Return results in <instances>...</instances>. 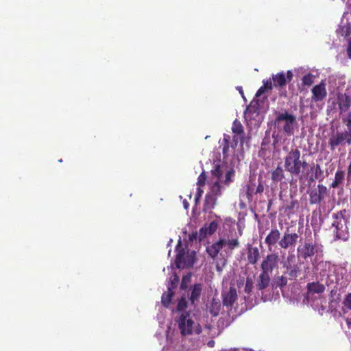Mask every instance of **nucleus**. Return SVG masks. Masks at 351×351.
Here are the masks:
<instances>
[{"label":"nucleus","mask_w":351,"mask_h":351,"mask_svg":"<svg viewBox=\"0 0 351 351\" xmlns=\"http://www.w3.org/2000/svg\"><path fill=\"white\" fill-rule=\"evenodd\" d=\"M283 150L287 152L284 157L285 170L292 176H301L308 163L304 157L301 156L300 150L298 147H292L288 151L287 147H284Z\"/></svg>","instance_id":"nucleus-1"},{"label":"nucleus","mask_w":351,"mask_h":351,"mask_svg":"<svg viewBox=\"0 0 351 351\" xmlns=\"http://www.w3.org/2000/svg\"><path fill=\"white\" fill-rule=\"evenodd\" d=\"M178 328L182 336L191 335L193 332L200 334L202 328L200 325L195 323L191 317L189 313H182L178 320Z\"/></svg>","instance_id":"nucleus-2"},{"label":"nucleus","mask_w":351,"mask_h":351,"mask_svg":"<svg viewBox=\"0 0 351 351\" xmlns=\"http://www.w3.org/2000/svg\"><path fill=\"white\" fill-rule=\"evenodd\" d=\"M347 213L348 211L343 209L332 215L334 221L332 226L335 228L333 232L337 239H343L347 232V223L349 219Z\"/></svg>","instance_id":"nucleus-3"},{"label":"nucleus","mask_w":351,"mask_h":351,"mask_svg":"<svg viewBox=\"0 0 351 351\" xmlns=\"http://www.w3.org/2000/svg\"><path fill=\"white\" fill-rule=\"evenodd\" d=\"M274 123L278 128H280L287 135L291 136L294 133L296 117L287 111H285L277 115Z\"/></svg>","instance_id":"nucleus-4"},{"label":"nucleus","mask_w":351,"mask_h":351,"mask_svg":"<svg viewBox=\"0 0 351 351\" xmlns=\"http://www.w3.org/2000/svg\"><path fill=\"white\" fill-rule=\"evenodd\" d=\"M343 143L351 144V131H337L336 133H332L328 140V146L331 151H334L339 145Z\"/></svg>","instance_id":"nucleus-5"},{"label":"nucleus","mask_w":351,"mask_h":351,"mask_svg":"<svg viewBox=\"0 0 351 351\" xmlns=\"http://www.w3.org/2000/svg\"><path fill=\"white\" fill-rule=\"evenodd\" d=\"M310 204H320L326 196L328 195V191L326 186L319 184L317 187L308 191Z\"/></svg>","instance_id":"nucleus-6"},{"label":"nucleus","mask_w":351,"mask_h":351,"mask_svg":"<svg viewBox=\"0 0 351 351\" xmlns=\"http://www.w3.org/2000/svg\"><path fill=\"white\" fill-rule=\"evenodd\" d=\"M322 245L316 243L304 242L302 246L298 248V254L304 259L313 256L315 254L322 252Z\"/></svg>","instance_id":"nucleus-7"},{"label":"nucleus","mask_w":351,"mask_h":351,"mask_svg":"<svg viewBox=\"0 0 351 351\" xmlns=\"http://www.w3.org/2000/svg\"><path fill=\"white\" fill-rule=\"evenodd\" d=\"M279 258L274 253L268 254L262 261L261 268L263 272L270 274L278 267Z\"/></svg>","instance_id":"nucleus-8"},{"label":"nucleus","mask_w":351,"mask_h":351,"mask_svg":"<svg viewBox=\"0 0 351 351\" xmlns=\"http://www.w3.org/2000/svg\"><path fill=\"white\" fill-rule=\"evenodd\" d=\"M299 235L297 233L285 232L281 239L278 241L280 247L282 249H287L294 247L298 241Z\"/></svg>","instance_id":"nucleus-9"},{"label":"nucleus","mask_w":351,"mask_h":351,"mask_svg":"<svg viewBox=\"0 0 351 351\" xmlns=\"http://www.w3.org/2000/svg\"><path fill=\"white\" fill-rule=\"evenodd\" d=\"M312 91V100L317 102L322 101L327 95L326 84L322 81L319 84L313 86Z\"/></svg>","instance_id":"nucleus-10"},{"label":"nucleus","mask_w":351,"mask_h":351,"mask_svg":"<svg viewBox=\"0 0 351 351\" xmlns=\"http://www.w3.org/2000/svg\"><path fill=\"white\" fill-rule=\"evenodd\" d=\"M175 263L178 269H184L191 267L193 262L190 260L189 256H185L184 250L181 249L178 251Z\"/></svg>","instance_id":"nucleus-11"},{"label":"nucleus","mask_w":351,"mask_h":351,"mask_svg":"<svg viewBox=\"0 0 351 351\" xmlns=\"http://www.w3.org/2000/svg\"><path fill=\"white\" fill-rule=\"evenodd\" d=\"M337 99L340 114L347 112L351 106V97L346 93H339Z\"/></svg>","instance_id":"nucleus-12"},{"label":"nucleus","mask_w":351,"mask_h":351,"mask_svg":"<svg viewBox=\"0 0 351 351\" xmlns=\"http://www.w3.org/2000/svg\"><path fill=\"white\" fill-rule=\"evenodd\" d=\"M225 243V239H220L218 241L213 243L212 245L206 247V252L213 258H215L219 254V251L223 248Z\"/></svg>","instance_id":"nucleus-13"},{"label":"nucleus","mask_w":351,"mask_h":351,"mask_svg":"<svg viewBox=\"0 0 351 351\" xmlns=\"http://www.w3.org/2000/svg\"><path fill=\"white\" fill-rule=\"evenodd\" d=\"M218 227V222L217 221H213L209 223L208 226H204L201 228L199 230V239H202L205 238L207 235L213 234L217 231Z\"/></svg>","instance_id":"nucleus-14"},{"label":"nucleus","mask_w":351,"mask_h":351,"mask_svg":"<svg viewBox=\"0 0 351 351\" xmlns=\"http://www.w3.org/2000/svg\"><path fill=\"white\" fill-rule=\"evenodd\" d=\"M280 231L276 228L271 229L265 240V243L268 245L269 250H271L272 246L276 245L278 241H280Z\"/></svg>","instance_id":"nucleus-15"},{"label":"nucleus","mask_w":351,"mask_h":351,"mask_svg":"<svg viewBox=\"0 0 351 351\" xmlns=\"http://www.w3.org/2000/svg\"><path fill=\"white\" fill-rule=\"evenodd\" d=\"M237 299V290L230 287V290L223 295V304L226 306H232Z\"/></svg>","instance_id":"nucleus-16"},{"label":"nucleus","mask_w":351,"mask_h":351,"mask_svg":"<svg viewBox=\"0 0 351 351\" xmlns=\"http://www.w3.org/2000/svg\"><path fill=\"white\" fill-rule=\"evenodd\" d=\"M190 294H189V300L191 304H194L197 301L201 295L202 291V285L200 283H196L190 289Z\"/></svg>","instance_id":"nucleus-17"},{"label":"nucleus","mask_w":351,"mask_h":351,"mask_svg":"<svg viewBox=\"0 0 351 351\" xmlns=\"http://www.w3.org/2000/svg\"><path fill=\"white\" fill-rule=\"evenodd\" d=\"M247 261L252 265L256 264L259 258L260 252L257 247H252L251 245H247Z\"/></svg>","instance_id":"nucleus-18"},{"label":"nucleus","mask_w":351,"mask_h":351,"mask_svg":"<svg viewBox=\"0 0 351 351\" xmlns=\"http://www.w3.org/2000/svg\"><path fill=\"white\" fill-rule=\"evenodd\" d=\"M270 281V274L261 271L257 280L256 288L258 290H263L269 287Z\"/></svg>","instance_id":"nucleus-19"},{"label":"nucleus","mask_w":351,"mask_h":351,"mask_svg":"<svg viewBox=\"0 0 351 351\" xmlns=\"http://www.w3.org/2000/svg\"><path fill=\"white\" fill-rule=\"evenodd\" d=\"M175 287V282L173 281L171 282V287H168V291L165 292L161 297V302L162 305L165 307H168L169 305L171 302V299L173 295H174V292L173 289Z\"/></svg>","instance_id":"nucleus-20"},{"label":"nucleus","mask_w":351,"mask_h":351,"mask_svg":"<svg viewBox=\"0 0 351 351\" xmlns=\"http://www.w3.org/2000/svg\"><path fill=\"white\" fill-rule=\"evenodd\" d=\"M217 197L214 195L207 193L205 197V201L203 207V211L210 212L216 205Z\"/></svg>","instance_id":"nucleus-21"},{"label":"nucleus","mask_w":351,"mask_h":351,"mask_svg":"<svg viewBox=\"0 0 351 351\" xmlns=\"http://www.w3.org/2000/svg\"><path fill=\"white\" fill-rule=\"evenodd\" d=\"M285 169L282 167L278 166L275 169L271 172V179L273 183L278 184L285 179Z\"/></svg>","instance_id":"nucleus-22"},{"label":"nucleus","mask_w":351,"mask_h":351,"mask_svg":"<svg viewBox=\"0 0 351 351\" xmlns=\"http://www.w3.org/2000/svg\"><path fill=\"white\" fill-rule=\"evenodd\" d=\"M271 80L274 82L273 86L276 87L279 86L282 88L287 84L286 75L283 71L276 74H273L271 76Z\"/></svg>","instance_id":"nucleus-23"},{"label":"nucleus","mask_w":351,"mask_h":351,"mask_svg":"<svg viewBox=\"0 0 351 351\" xmlns=\"http://www.w3.org/2000/svg\"><path fill=\"white\" fill-rule=\"evenodd\" d=\"M301 263L289 265L287 267V274L290 280H295L301 274Z\"/></svg>","instance_id":"nucleus-24"},{"label":"nucleus","mask_w":351,"mask_h":351,"mask_svg":"<svg viewBox=\"0 0 351 351\" xmlns=\"http://www.w3.org/2000/svg\"><path fill=\"white\" fill-rule=\"evenodd\" d=\"M307 291L311 293H322L325 291V286L319 282H313L306 285Z\"/></svg>","instance_id":"nucleus-25"},{"label":"nucleus","mask_w":351,"mask_h":351,"mask_svg":"<svg viewBox=\"0 0 351 351\" xmlns=\"http://www.w3.org/2000/svg\"><path fill=\"white\" fill-rule=\"evenodd\" d=\"M345 179V172L342 170H337L335 175V179L330 186L332 189L337 188L341 184Z\"/></svg>","instance_id":"nucleus-26"},{"label":"nucleus","mask_w":351,"mask_h":351,"mask_svg":"<svg viewBox=\"0 0 351 351\" xmlns=\"http://www.w3.org/2000/svg\"><path fill=\"white\" fill-rule=\"evenodd\" d=\"M240 245V243L237 238L226 240L225 239L224 247L226 252H232V251Z\"/></svg>","instance_id":"nucleus-27"},{"label":"nucleus","mask_w":351,"mask_h":351,"mask_svg":"<svg viewBox=\"0 0 351 351\" xmlns=\"http://www.w3.org/2000/svg\"><path fill=\"white\" fill-rule=\"evenodd\" d=\"M263 85L258 88L255 95L256 97H261L263 94L271 90L273 88V84L271 80L266 81L263 80Z\"/></svg>","instance_id":"nucleus-28"},{"label":"nucleus","mask_w":351,"mask_h":351,"mask_svg":"<svg viewBox=\"0 0 351 351\" xmlns=\"http://www.w3.org/2000/svg\"><path fill=\"white\" fill-rule=\"evenodd\" d=\"M221 308V304L219 300L213 299L211 302L210 306V313L213 316H217L219 315Z\"/></svg>","instance_id":"nucleus-29"},{"label":"nucleus","mask_w":351,"mask_h":351,"mask_svg":"<svg viewBox=\"0 0 351 351\" xmlns=\"http://www.w3.org/2000/svg\"><path fill=\"white\" fill-rule=\"evenodd\" d=\"M342 304V311L344 313L347 311H351V292L345 295Z\"/></svg>","instance_id":"nucleus-30"},{"label":"nucleus","mask_w":351,"mask_h":351,"mask_svg":"<svg viewBox=\"0 0 351 351\" xmlns=\"http://www.w3.org/2000/svg\"><path fill=\"white\" fill-rule=\"evenodd\" d=\"M232 130L233 133L237 134L238 135L243 134L244 133L243 127L238 119H235L233 121Z\"/></svg>","instance_id":"nucleus-31"},{"label":"nucleus","mask_w":351,"mask_h":351,"mask_svg":"<svg viewBox=\"0 0 351 351\" xmlns=\"http://www.w3.org/2000/svg\"><path fill=\"white\" fill-rule=\"evenodd\" d=\"M246 114H258V101H252L250 105L247 107L245 111Z\"/></svg>","instance_id":"nucleus-32"},{"label":"nucleus","mask_w":351,"mask_h":351,"mask_svg":"<svg viewBox=\"0 0 351 351\" xmlns=\"http://www.w3.org/2000/svg\"><path fill=\"white\" fill-rule=\"evenodd\" d=\"M221 192V185L219 183V181H216L210 187V191L208 194L214 195L215 197L220 195Z\"/></svg>","instance_id":"nucleus-33"},{"label":"nucleus","mask_w":351,"mask_h":351,"mask_svg":"<svg viewBox=\"0 0 351 351\" xmlns=\"http://www.w3.org/2000/svg\"><path fill=\"white\" fill-rule=\"evenodd\" d=\"M313 75H312L311 73H308L302 77V84L305 86H311L313 84Z\"/></svg>","instance_id":"nucleus-34"},{"label":"nucleus","mask_w":351,"mask_h":351,"mask_svg":"<svg viewBox=\"0 0 351 351\" xmlns=\"http://www.w3.org/2000/svg\"><path fill=\"white\" fill-rule=\"evenodd\" d=\"M276 287L282 288L287 284V278L283 276H278L275 281Z\"/></svg>","instance_id":"nucleus-35"},{"label":"nucleus","mask_w":351,"mask_h":351,"mask_svg":"<svg viewBox=\"0 0 351 351\" xmlns=\"http://www.w3.org/2000/svg\"><path fill=\"white\" fill-rule=\"evenodd\" d=\"M186 307H187L186 300L185 297H182L178 302L176 309L178 311H182L185 310L186 308Z\"/></svg>","instance_id":"nucleus-36"},{"label":"nucleus","mask_w":351,"mask_h":351,"mask_svg":"<svg viewBox=\"0 0 351 351\" xmlns=\"http://www.w3.org/2000/svg\"><path fill=\"white\" fill-rule=\"evenodd\" d=\"M211 173L213 176H215L217 179L222 175V171L220 165H215L213 169L211 170Z\"/></svg>","instance_id":"nucleus-37"},{"label":"nucleus","mask_w":351,"mask_h":351,"mask_svg":"<svg viewBox=\"0 0 351 351\" xmlns=\"http://www.w3.org/2000/svg\"><path fill=\"white\" fill-rule=\"evenodd\" d=\"M191 275H189V274L186 275V276H184L182 277L181 285H180L181 289L186 290L187 289L188 284L191 281Z\"/></svg>","instance_id":"nucleus-38"},{"label":"nucleus","mask_w":351,"mask_h":351,"mask_svg":"<svg viewBox=\"0 0 351 351\" xmlns=\"http://www.w3.org/2000/svg\"><path fill=\"white\" fill-rule=\"evenodd\" d=\"M342 122L346 125L348 130L351 131V110L342 118Z\"/></svg>","instance_id":"nucleus-39"},{"label":"nucleus","mask_w":351,"mask_h":351,"mask_svg":"<svg viewBox=\"0 0 351 351\" xmlns=\"http://www.w3.org/2000/svg\"><path fill=\"white\" fill-rule=\"evenodd\" d=\"M314 179L317 180L320 178H323V171L321 169V166L319 164H317L314 167Z\"/></svg>","instance_id":"nucleus-40"},{"label":"nucleus","mask_w":351,"mask_h":351,"mask_svg":"<svg viewBox=\"0 0 351 351\" xmlns=\"http://www.w3.org/2000/svg\"><path fill=\"white\" fill-rule=\"evenodd\" d=\"M229 144H230V143H229L228 139L226 138H223V149H222V153H223L224 158H226L228 156V152H229V147H230Z\"/></svg>","instance_id":"nucleus-41"},{"label":"nucleus","mask_w":351,"mask_h":351,"mask_svg":"<svg viewBox=\"0 0 351 351\" xmlns=\"http://www.w3.org/2000/svg\"><path fill=\"white\" fill-rule=\"evenodd\" d=\"M234 176V171L233 169L228 171L226 174L225 180H224L225 184L228 185L230 184V182H231L232 181V177H233Z\"/></svg>","instance_id":"nucleus-42"},{"label":"nucleus","mask_w":351,"mask_h":351,"mask_svg":"<svg viewBox=\"0 0 351 351\" xmlns=\"http://www.w3.org/2000/svg\"><path fill=\"white\" fill-rule=\"evenodd\" d=\"M206 180V175L204 172H202L198 177L197 184L201 187L205 184Z\"/></svg>","instance_id":"nucleus-43"},{"label":"nucleus","mask_w":351,"mask_h":351,"mask_svg":"<svg viewBox=\"0 0 351 351\" xmlns=\"http://www.w3.org/2000/svg\"><path fill=\"white\" fill-rule=\"evenodd\" d=\"M253 288V282L251 279L247 278L245 286V292L247 293H250L252 291Z\"/></svg>","instance_id":"nucleus-44"},{"label":"nucleus","mask_w":351,"mask_h":351,"mask_svg":"<svg viewBox=\"0 0 351 351\" xmlns=\"http://www.w3.org/2000/svg\"><path fill=\"white\" fill-rule=\"evenodd\" d=\"M255 191L254 189L250 185H247V189H246V195H247V197L248 199H250L252 197V195L254 193Z\"/></svg>","instance_id":"nucleus-45"},{"label":"nucleus","mask_w":351,"mask_h":351,"mask_svg":"<svg viewBox=\"0 0 351 351\" xmlns=\"http://www.w3.org/2000/svg\"><path fill=\"white\" fill-rule=\"evenodd\" d=\"M258 181H259L258 184V186L255 190V192H254L255 194L262 193L265 189L262 182L261 180H258Z\"/></svg>","instance_id":"nucleus-46"},{"label":"nucleus","mask_w":351,"mask_h":351,"mask_svg":"<svg viewBox=\"0 0 351 351\" xmlns=\"http://www.w3.org/2000/svg\"><path fill=\"white\" fill-rule=\"evenodd\" d=\"M337 280L338 278L337 277L332 276V275H328L326 283L327 284V285H329L330 284L333 283L334 282H337Z\"/></svg>","instance_id":"nucleus-47"},{"label":"nucleus","mask_w":351,"mask_h":351,"mask_svg":"<svg viewBox=\"0 0 351 351\" xmlns=\"http://www.w3.org/2000/svg\"><path fill=\"white\" fill-rule=\"evenodd\" d=\"M286 75L287 82H289L292 80L293 75L291 71H287Z\"/></svg>","instance_id":"nucleus-48"},{"label":"nucleus","mask_w":351,"mask_h":351,"mask_svg":"<svg viewBox=\"0 0 351 351\" xmlns=\"http://www.w3.org/2000/svg\"><path fill=\"white\" fill-rule=\"evenodd\" d=\"M202 193H203L202 189H201L200 186H199L197 188V192L196 193V197H195L196 201H197L199 199V198L202 196Z\"/></svg>","instance_id":"nucleus-49"},{"label":"nucleus","mask_w":351,"mask_h":351,"mask_svg":"<svg viewBox=\"0 0 351 351\" xmlns=\"http://www.w3.org/2000/svg\"><path fill=\"white\" fill-rule=\"evenodd\" d=\"M347 53L348 56L351 58V40L348 43V46L347 48Z\"/></svg>","instance_id":"nucleus-50"},{"label":"nucleus","mask_w":351,"mask_h":351,"mask_svg":"<svg viewBox=\"0 0 351 351\" xmlns=\"http://www.w3.org/2000/svg\"><path fill=\"white\" fill-rule=\"evenodd\" d=\"M269 141L267 138H264L262 141L261 146L262 148L264 149V147L268 144Z\"/></svg>","instance_id":"nucleus-51"},{"label":"nucleus","mask_w":351,"mask_h":351,"mask_svg":"<svg viewBox=\"0 0 351 351\" xmlns=\"http://www.w3.org/2000/svg\"><path fill=\"white\" fill-rule=\"evenodd\" d=\"M347 173H348V177L351 176V160H350V164H349V165L348 167V172H347Z\"/></svg>","instance_id":"nucleus-52"},{"label":"nucleus","mask_w":351,"mask_h":351,"mask_svg":"<svg viewBox=\"0 0 351 351\" xmlns=\"http://www.w3.org/2000/svg\"><path fill=\"white\" fill-rule=\"evenodd\" d=\"M237 89L239 90L240 93L243 95V91L242 87H238Z\"/></svg>","instance_id":"nucleus-53"},{"label":"nucleus","mask_w":351,"mask_h":351,"mask_svg":"<svg viewBox=\"0 0 351 351\" xmlns=\"http://www.w3.org/2000/svg\"><path fill=\"white\" fill-rule=\"evenodd\" d=\"M178 280H179V278L177 276H175L174 281H176V282H177Z\"/></svg>","instance_id":"nucleus-54"},{"label":"nucleus","mask_w":351,"mask_h":351,"mask_svg":"<svg viewBox=\"0 0 351 351\" xmlns=\"http://www.w3.org/2000/svg\"><path fill=\"white\" fill-rule=\"evenodd\" d=\"M185 208H187V202L186 201L184 202Z\"/></svg>","instance_id":"nucleus-55"},{"label":"nucleus","mask_w":351,"mask_h":351,"mask_svg":"<svg viewBox=\"0 0 351 351\" xmlns=\"http://www.w3.org/2000/svg\"><path fill=\"white\" fill-rule=\"evenodd\" d=\"M330 268H331V269H330V271H333L334 272L335 271V268H334V267H330Z\"/></svg>","instance_id":"nucleus-56"},{"label":"nucleus","mask_w":351,"mask_h":351,"mask_svg":"<svg viewBox=\"0 0 351 351\" xmlns=\"http://www.w3.org/2000/svg\"><path fill=\"white\" fill-rule=\"evenodd\" d=\"M326 266H329L330 267V265L329 264H326Z\"/></svg>","instance_id":"nucleus-57"}]
</instances>
